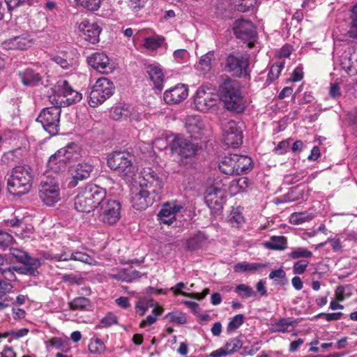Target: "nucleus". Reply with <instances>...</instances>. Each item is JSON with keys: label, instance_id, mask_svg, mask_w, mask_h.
<instances>
[{"label": "nucleus", "instance_id": "11", "mask_svg": "<svg viewBox=\"0 0 357 357\" xmlns=\"http://www.w3.org/2000/svg\"><path fill=\"white\" fill-rule=\"evenodd\" d=\"M132 160L133 156L129 153L117 151L108 158L107 163L111 169L121 176H132L134 169Z\"/></svg>", "mask_w": 357, "mask_h": 357}, {"label": "nucleus", "instance_id": "39", "mask_svg": "<svg viewBox=\"0 0 357 357\" xmlns=\"http://www.w3.org/2000/svg\"><path fill=\"white\" fill-rule=\"evenodd\" d=\"M249 185V180L246 177H242L231 182L230 190L232 193L236 194L245 191Z\"/></svg>", "mask_w": 357, "mask_h": 357}, {"label": "nucleus", "instance_id": "4", "mask_svg": "<svg viewBox=\"0 0 357 357\" xmlns=\"http://www.w3.org/2000/svg\"><path fill=\"white\" fill-rule=\"evenodd\" d=\"M32 169L29 166H17L13 168L8 181V190L13 195L28 193L32 187Z\"/></svg>", "mask_w": 357, "mask_h": 357}, {"label": "nucleus", "instance_id": "16", "mask_svg": "<svg viewBox=\"0 0 357 357\" xmlns=\"http://www.w3.org/2000/svg\"><path fill=\"white\" fill-rule=\"evenodd\" d=\"M183 208L184 204L177 200L165 202L158 213V220L160 224L171 225L176 220V215L181 213Z\"/></svg>", "mask_w": 357, "mask_h": 357}, {"label": "nucleus", "instance_id": "59", "mask_svg": "<svg viewBox=\"0 0 357 357\" xmlns=\"http://www.w3.org/2000/svg\"><path fill=\"white\" fill-rule=\"evenodd\" d=\"M269 278L272 280L280 279L281 282L277 284H284L287 282L286 273L282 268L273 271L269 274Z\"/></svg>", "mask_w": 357, "mask_h": 357}, {"label": "nucleus", "instance_id": "13", "mask_svg": "<svg viewBox=\"0 0 357 357\" xmlns=\"http://www.w3.org/2000/svg\"><path fill=\"white\" fill-rule=\"evenodd\" d=\"M169 146L173 153L184 158L192 157L199 150L197 144L185 138L183 135L176 136L170 142Z\"/></svg>", "mask_w": 357, "mask_h": 357}, {"label": "nucleus", "instance_id": "27", "mask_svg": "<svg viewBox=\"0 0 357 357\" xmlns=\"http://www.w3.org/2000/svg\"><path fill=\"white\" fill-rule=\"evenodd\" d=\"M18 75L22 83L24 86H34L38 84L41 81V76L40 74L31 68L20 71Z\"/></svg>", "mask_w": 357, "mask_h": 357}, {"label": "nucleus", "instance_id": "64", "mask_svg": "<svg viewBox=\"0 0 357 357\" xmlns=\"http://www.w3.org/2000/svg\"><path fill=\"white\" fill-rule=\"evenodd\" d=\"M188 52L185 49L176 50L173 53V56L175 61L178 63L183 62L188 56Z\"/></svg>", "mask_w": 357, "mask_h": 357}, {"label": "nucleus", "instance_id": "23", "mask_svg": "<svg viewBox=\"0 0 357 357\" xmlns=\"http://www.w3.org/2000/svg\"><path fill=\"white\" fill-rule=\"evenodd\" d=\"M146 72L155 89L162 90L163 87L164 74L160 67L156 64H148L145 66Z\"/></svg>", "mask_w": 357, "mask_h": 357}, {"label": "nucleus", "instance_id": "9", "mask_svg": "<svg viewBox=\"0 0 357 357\" xmlns=\"http://www.w3.org/2000/svg\"><path fill=\"white\" fill-rule=\"evenodd\" d=\"M163 185L164 182L162 175L151 167L144 168L141 172L140 188L149 190L153 194L162 197Z\"/></svg>", "mask_w": 357, "mask_h": 357}, {"label": "nucleus", "instance_id": "48", "mask_svg": "<svg viewBox=\"0 0 357 357\" xmlns=\"http://www.w3.org/2000/svg\"><path fill=\"white\" fill-rule=\"evenodd\" d=\"M243 315L238 314L235 315L229 322L227 328V333H230L238 329L243 323Z\"/></svg>", "mask_w": 357, "mask_h": 357}, {"label": "nucleus", "instance_id": "33", "mask_svg": "<svg viewBox=\"0 0 357 357\" xmlns=\"http://www.w3.org/2000/svg\"><path fill=\"white\" fill-rule=\"evenodd\" d=\"M287 240L283 236H273L268 241L264 243V247L270 250H283L286 248Z\"/></svg>", "mask_w": 357, "mask_h": 357}, {"label": "nucleus", "instance_id": "34", "mask_svg": "<svg viewBox=\"0 0 357 357\" xmlns=\"http://www.w3.org/2000/svg\"><path fill=\"white\" fill-rule=\"evenodd\" d=\"M266 266V264L261 263H248L247 261H243L234 265V271L236 273L254 272L262 268H265Z\"/></svg>", "mask_w": 357, "mask_h": 357}, {"label": "nucleus", "instance_id": "49", "mask_svg": "<svg viewBox=\"0 0 357 357\" xmlns=\"http://www.w3.org/2000/svg\"><path fill=\"white\" fill-rule=\"evenodd\" d=\"M102 24L93 22L91 25V43L96 44L99 42V36L102 31Z\"/></svg>", "mask_w": 357, "mask_h": 357}, {"label": "nucleus", "instance_id": "52", "mask_svg": "<svg viewBox=\"0 0 357 357\" xmlns=\"http://www.w3.org/2000/svg\"><path fill=\"white\" fill-rule=\"evenodd\" d=\"M236 7L238 11L247 12L256 3V0H237Z\"/></svg>", "mask_w": 357, "mask_h": 357}, {"label": "nucleus", "instance_id": "25", "mask_svg": "<svg viewBox=\"0 0 357 357\" xmlns=\"http://www.w3.org/2000/svg\"><path fill=\"white\" fill-rule=\"evenodd\" d=\"M44 257L46 259H54L57 261H68L70 259H73L75 261H79L85 264H88L89 261V256L81 252H75L71 254H56L54 255H50V254L47 253L44 255Z\"/></svg>", "mask_w": 357, "mask_h": 357}, {"label": "nucleus", "instance_id": "20", "mask_svg": "<svg viewBox=\"0 0 357 357\" xmlns=\"http://www.w3.org/2000/svg\"><path fill=\"white\" fill-rule=\"evenodd\" d=\"M33 44V38L28 33H24L20 36H17L4 40L1 43L3 50H24L30 47Z\"/></svg>", "mask_w": 357, "mask_h": 357}, {"label": "nucleus", "instance_id": "22", "mask_svg": "<svg viewBox=\"0 0 357 357\" xmlns=\"http://www.w3.org/2000/svg\"><path fill=\"white\" fill-rule=\"evenodd\" d=\"M109 199L105 189L91 183V210L99 208Z\"/></svg>", "mask_w": 357, "mask_h": 357}, {"label": "nucleus", "instance_id": "6", "mask_svg": "<svg viewBox=\"0 0 357 357\" xmlns=\"http://www.w3.org/2000/svg\"><path fill=\"white\" fill-rule=\"evenodd\" d=\"M38 195L45 205L52 206L60 201V188L57 177H52L50 174L44 176L39 188Z\"/></svg>", "mask_w": 357, "mask_h": 357}, {"label": "nucleus", "instance_id": "55", "mask_svg": "<svg viewBox=\"0 0 357 357\" xmlns=\"http://www.w3.org/2000/svg\"><path fill=\"white\" fill-rule=\"evenodd\" d=\"M290 319L282 318L275 324V331L278 332L285 333L288 331V328L292 325Z\"/></svg>", "mask_w": 357, "mask_h": 357}, {"label": "nucleus", "instance_id": "36", "mask_svg": "<svg viewBox=\"0 0 357 357\" xmlns=\"http://www.w3.org/2000/svg\"><path fill=\"white\" fill-rule=\"evenodd\" d=\"M52 60L63 69L75 68L77 66V61L73 58L68 57L66 54H64L63 56H52Z\"/></svg>", "mask_w": 357, "mask_h": 357}, {"label": "nucleus", "instance_id": "63", "mask_svg": "<svg viewBox=\"0 0 357 357\" xmlns=\"http://www.w3.org/2000/svg\"><path fill=\"white\" fill-rule=\"evenodd\" d=\"M110 277L119 281L127 282L130 280L127 274V269L122 268L116 273L110 274Z\"/></svg>", "mask_w": 357, "mask_h": 357}, {"label": "nucleus", "instance_id": "32", "mask_svg": "<svg viewBox=\"0 0 357 357\" xmlns=\"http://www.w3.org/2000/svg\"><path fill=\"white\" fill-rule=\"evenodd\" d=\"M23 267L15 266V271L21 273L36 276L39 272L38 268L40 266V261L39 259H32L27 263H22Z\"/></svg>", "mask_w": 357, "mask_h": 357}, {"label": "nucleus", "instance_id": "24", "mask_svg": "<svg viewBox=\"0 0 357 357\" xmlns=\"http://www.w3.org/2000/svg\"><path fill=\"white\" fill-rule=\"evenodd\" d=\"M108 56L104 52H96L91 56V66L101 73L111 69Z\"/></svg>", "mask_w": 357, "mask_h": 357}, {"label": "nucleus", "instance_id": "2", "mask_svg": "<svg viewBox=\"0 0 357 357\" xmlns=\"http://www.w3.org/2000/svg\"><path fill=\"white\" fill-rule=\"evenodd\" d=\"M84 154L85 152L80 150L78 145L75 143L60 149L50 157L45 176L50 174L52 177H57L59 180V173L66 170L67 163L71 160H77Z\"/></svg>", "mask_w": 357, "mask_h": 357}, {"label": "nucleus", "instance_id": "7", "mask_svg": "<svg viewBox=\"0 0 357 357\" xmlns=\"http://www.w3.org/2000/svg\"><path fill=\"white\" fill-rule=\"evenodd\" d=\"M121 204L109 199L98 208L91 210V216L108 225L115 224L120 219Z\"/></svg>", "mask_w": 357, "mask_h": 357}, {"label": "nucleus", "instance_id": "29", "mask_svg": "<svg viewBox=\"0 0 357 357\" xmlns=\"http://www.w3.org/2000/svg\"><path fill=\"white\" fill-rule=\"evenodd\" d=\"M236 175L248 174L252 169L253 161L250 157L236 154Z\"/></svg>", "mask_w": 357, "mask_h": 357}, {"label": "nucleus", "instance_id": "51", "mask_svg": "<svg viewBox=\"0 0 357 357\" xmlns=\"http://www.w3.org/2000/svg\"><path fill=\"white\" fill-rule=\"evenodd\" d=\"M89 301L87 298L84 297H78L75 298L69 303L70 308L72 310H82L87 307Z\"/></svg>", "mask_w": 357, "mask_h": 357}, {"label": "nucleus", "instance_id": "10", "mask_svg": "<svg viewBox=\"0 0 357 357\" xmlns=\"http://www.w3.org/2000/svg\"><path fill=\"white\" fill-rule=\"evenodd\" d=\"M249 60V54L234 52L227 57L226 68L234 76L247 77L250 75Z\"/></svg>", "mask_w": 357, "mask_h": 357}, {"label": "nucleus", "instance_id": "14", "mask_svg": "<svg viewBox=\"0 0 357 357\" xmlns=\"http://www.w3.org/2000/svg\"><path fill=\"white\" fill-rule=\"evenodd\" d=\"M236 36L248 43L249 47L254 45L257 38L256 28L250 20L239 19L236 20L234 26Z\"/></svg>", "mask_w": 357, "mask_h": 357}, {"label": "nucleus", "instance_id": "35", "mask_svg": "<svg viewBox=\"0 0 357 357\" xmlns=\"http://www.w3.org/2000/svg\"><path fill=\"white\" fill-rule=\"evenodd\" d=\"M206 240V237L205 234L202 232H198L187 240L186 246L189 250H195L202 248Z\"/></svg>", "mask_w": 357, "mask_h": 357}, {"label": "nucleus", "instance_id": "1", "mask_svg": "<svg viewBox=\"0 0 357 357\" xmlns=\"http://www.w3.org/2000/svg\"><path fill=\"white\" fill-rule=\"evenodd\" d=\"M54 91L57 95L50 97L54 107L43 109L37 118L43 128L51 135H55L59 132L61 107H66L80 101L82 96L75 91L66 80L57 82Z\"/></svg>", "mask_w": 357, "mask_h": 357}, {"label": "nucleus", "instance_id": "62", "mask_svg": "<svg viewBox=\"0 0 357 357\" xmlns=\"http://www.w3.org/2000/svg\"><path fill=\"white\" fill-rule=\"evenodd\" d=\"M100 324L104 327H109L112 325L116 324L117 317L114 314L109 313L101 319Z\"/></svg>", "mask_w": 357, "mask_h": 357}, {"label": "nucleus", "instance_id": "53", "mask_svg": "<svg viewBox=\"0 0 357 357\" xmlns=\"http://www.w3.org/2000/svg\"><path fill=\"white\" fill-rule=\"evenodd\" d=\"M13 242V237L8 233L0 231V249L5 250Z\"/></svg>", "mask_w": 357, "mask_h": 357}, {"label": "nucleus", "instance_id": "38", "mask_svg": "<svg viewBox=\"0 0 357 357\" xmlns=\"http://www.w3.org/2000/svg\"><path fill=\"white\" fill-rule=\"evenodd\" d=\"M165 38L162 36L147 37L144 40L143 46L149 51H155L162 46Z\"/></svg>", "mask_w": 357, "mask_h": 357}, {"label": "nucleus", "instance_id": "12", "mask_svg": "<svg viewBox=\"0 0 357 357\" xmlns=\"http://www.w3.org/2000/svg\"><path fill=\"white\" fill-rule=\"evenodd\" d=\"M113 84L108 79H98L91 90V107L102 104L113 94Z\"/></svg>", "mask_w": 357, "mask_h": 357}, {"label": "nucleus", "instance_id": "56", "mask_svg": "<svg viewBox=\"0 0 357 357\" xmlns=\"http://www.w3.org/2000/svg\"><path fill=\"white\" fill-rule=\"evenodd\" d=\"M307 172L305 169L300 170L293 174L286 176V181L289 183L294 184L303 179Z\"/></svg>", "mask_w": 357, "mask_h": 357}, {"label": "nucleus", "instance_id": "58", "mask_svg": "<svg viewBox=\"0 0 357 357\" xmlns=\"http://www.w3.org/2000/svg\"><path fill=\"white\" fill-rule=\"evenodd\" d=\"M105 345L102 341L98 338L91 340V354H101L105 351Z\"/></svg>", "mask_w": 357, "mask_h": 357}, {"label": "nucleus", "instance_id": "17", "mask_svg": "<svg viewBox=\"0 0 357 357\" xmlns=\"http://www.w3.org/2000/svg\"><path fill=\"white\" fill-rule=\"evenodd\" d=\"M160 199V197L143 188H139L135 192H133L131 197L133 208L140 211L145 210L154 202H159Z\"/></svg>", "mask_w": 357, "mask_h": 357}, {"label": "nucleus", "instance_id": "18", "mask_svg": "<svg viewBox=\"0 0 357 357\" xmlns=\"http://www.w3.org/2000/svg\"><path fill=\"white\" fill-rule=\"evenodd\" d=\"M110 116L115 121H139L140 120L139 113L129 105H120L112 107L110 110Z\"/></svg>", "mask_w": 357, "mask_h": 357}, {"label": "nucleus", "instance_id": "8", "mask_svg": "<svg viewBox=\"0 0 357 357\" xmlns=\"http://www.w3.org/2000/svg\"><path fill=\"white\" fill-rule=\"evenodd\" d=\"M226 185L222 181L215 180L208 186L204 192V200L208 207L215 212L222 208V202L225 196Z\"/></svg>", "mask_w": 357, "mask_h": 357}, {"label": "nucleus", "instance_id": "37", "mask_svg": "<svg viewBox=\"0 0 357 357\" xmlns=\"http://www.w3.org/2000/svg\"><path fill=\"white\" fill-rule=\"evenodd\" d=\"M213 60H214V52L210 51L200 58L197 69L204 73L209 71L212 67Z\"/></svg>", "mask_w": 357, "mask_h": 357}, {"label": "nucleus", "instance_id": "40", "mask_svg": "<svg viewBox=\"0 0 357 357\" xmlns=\"http://www.w3.org/2000/svg\"><path fill=\"white\" fill-rule=\"evenodd\" d=\"M313 215L307 212H298L292 213L289 217V222L293 225H300L312 220Z\"/></svg>", "mask_w": 357, "mask_h": 357}, {"label": "nucleus", "instance_id": "30", "mask_svg": "<svg viewBox=\"0 0 357 357\" xmlns=\"http://www.w3.org/2000/svg\"><path fill=\"white\" fill-rule=\"evenodd\" d=\"M341 66L349 75H357V50L349 56L346 55L341 62Z\"/></svg>", "mask_w": 357, "mask_h": 357}, {"label": "nucleus", "instance_id": "28", "mask_svg": "<svg viewBox=\"0 0 357 357\" xmlns=\"http://www.w3.org/2000/svg\"><path fill=\"white\" fill-rule=\"evenodd\" d=\"M73 181L70 182V185L74 187L77 185L78 180H83L89 176V165L87 163H79L77 166L70 169Z\"/></svg>", "mask_w": 357, "mask_h": 357}, {"label": "nucleus", "instance_id": "46", "mask_svg": "<svg viewBox=\"0 0 357 357\" xmlns=\"http://www.w3.org/2000/svg\"><path fill=\"white\" fill-rule=\"evenodd\" d=\"M242 347V342L237 338H233L229 340L224 347L225 350L226 351L228 355H230L234 352H236L238 349H239Z\"/></svg>", "mask_w": 357, "mask_h": 357}, {"label": "nucleus", "instance_id": "19", "mask_svg": "<svg viewBox=\"0 0 357 357\" xmlns=\"http://www.w3.org/2000/svg\"><path fill=\"white\" fill-rule=\"evenodd\" d=\"M188 96V86L183 84H178L166 90L163 94V99L168 105H176L185 100Z\"/></svg>", "mask_w": 357, "mask_h": 357}, {"label": "nucleus", "instance_id": "21", "mask_svg": "<svg viewBox=\"0 0 357 357\" xmlns=\"http://www.w3.org/2000/svg\"><path fill=\"white\" fill-rule=\"evenodd\" d=\"M185 128L191 137L200 139L204 134L205 124L198 116H190L185 123Z\"/></svg>", "mask_w": 357, "mask_h": 357}, {"label": "nucleus", "instance_id": "26", "mask_svg": "<svg viewBox=\"0 0 357 357\" xmlns=\"http://www.w3.org/2000/svg\"><path fill=\"white\" fill-rule=\"evenodd\" d=\"M236 154L225 155L219 162L220 170L227 175H236Z\"/></svg>", "mask_w": 357, "mask_h": 357}, {"label": "nucleus", "instance_id": "31", "mask_svg": "<svg viewBox=\"0 0 357 357\" xmlns=\"http://www.w3.org/2000/svg\"><path fill=\"white\" fill-rule=\"evenodd\" d=\"M89 192L86 189L84 191L79 192L75 199V208L80 213L89 212Z\"/></svg>", "mask_w": 357, "mask_h": 357}, {"label": "nucleus", "instance_id": "45", "mask_svg": "<svg viewBox=\"0 0 357 357\" xmlns=\"http://www.w3.org/2000/svg\"><path fill=\"white\" fill-rule=\"evenodd\" d=\"M235 291L243 298H249L256 295L253 289L245 284H241L236 286Z\"/></svg>", "mask_w": 357, "mask_h": 357}, {"label": "nucleus", "instance_id": "54", "mask_svg": "<svg viewBox=\"0 0 357 357\" xmlns=\"http://www.w3.org/2000/svg\"><path fill=\"white\" fill-rule=\"evenodd\" d=\"M309 261L305 259H301L296 261L293 265V273L295 275H301L304 273L308 266Z\"/></svg>", "mask_w": 357, "mask_h": 357}, {"label": "nucleus", "instance_id": "61", "mask_svg": "<svg viewBox=\"0 0 357 357\" xmlns=\"http://www.w3.org/2000/svg\"><path fill=\"white\" fill-rule=\"evenodd\" d=\"M149 306V304L144 299H140L136 303V313L138 314L139 316H143L147 311Z\"/></svg>", "mask_w": 357, "mask_h": 357}, {"label": "nucleus", "instance_id": "41", "mask_svg": "<svg viewBox=\"0 0 357 357\" xmlns=\"http://www.w3.org/2000/svg\"><path fill=\"white\" fill-rule=\"evenodd\" d=\"M288 257L293 259L311 258L312 257V252L305 248L298 247L288 253Z\"/></svg>", "mask_w": 357, "mask_h": 357}, {"label": "nucleus", "instance_id": "47", "mask_svg": "<svg viewBox=\"0 0 357 357\" xmlns=\"http://www.w3.org/2000/svg\"><path fill=\"white\" fill-rule=\"evenodd\" d=\"M166 317L169 321L178 324H184L187 321L185 314L181 312H169L167 314Z\"/></svg>", "mask_w": 357, "mask_h": 357}, {"label": "nucleus", "instance_id": "44", "mask_svg": "<svg viewBox=\"0 0 357 357\" xmlns=\"http://www.w3.org/2000/svg\"><path fill=\"white\" fill-rule=\"evenodd\" d=\"M163 312V308L161 307H156L153 310V314L154 315H149L146 319H144L140 323L139 326L144 328L147 326H151L156 321V317L160 316Z\"/></svg>", "mask_w": 357, "mask_h": 357}, {"label": "nucleus", "instance_id": "60", "mask_svg": "<svg viewBox=\"0 0 357 357\" xmlns=\"http://www.w3.org/2000/svg\"><path fill=\"white\" fill-rule=\"evenodd\" d=\"M15 303L13 298L0 292V311Z\"/></svg>", "mask_w": 357, "mask_h": 357}, {"label": "nucleus", "instance_id": "57", "mask_svg": "<svg viewBox=\"0 0 357 357\" xmlns=\"http://www.w3.org/2000/svg\"><path fill=\"white\" fill-rule=\"evenodd\" d=\"M352 22L349 34L351 37L357 38V4L352 9Z\"/></svg>", "mask_w": 357, "mask_h": 357}, {"label": "nucleus", "instance_id": "3", "mask_svg": "<svg viewBox=\"0 0 357 357\" xmlns=\"http://www.w3.org/2000/svg\"><path fill=\"white\" fill-rule=\"evenodd\" d=\"M220 100L228 110L241 113L246 107V100L239 83L236 80L225 81L220 87Z\"/></svg>", "mask_w": 357, "mask_h": 357}, {"label": "nucleus", "instance_id": "50", "mask_svg": "<svg viewBox=\"0 0 357 357\" xmlns=\"http://www.w3.org/2000/svg\"><path fill=\"white\" fill-rule=\"evenodd\" d=\"M15 266H0V273L5 280L8 281H14L16 279L15 274Z\"/></svg>", "mask_w": 357, "mask_h": 357}, {"label": "nucleus", "instance_id": "15", "mask_svg": "<svg viewBox=\"0 0 357 357\" xmlns=\"http://www.w3.org/2000/svg\"><path fill=\"white\" fill-rule=\"evenodd\" d=\"M222 140L228 146L238 147L243 142L241 128L233 120L227 121L222 124Z\"/></svg>", "mask_w": 357, "mask_h": 357}, {"label": "nucleus", "instance_id": "42", "mask_svg": "<svg viewBox=\"0 0 357 357\" xmlns=\"http://www.w3.org/2000/svg\"><path fill=\"white\" fill-rule=\"evenodd\" d=\"M284 63L282 61L277 62L273 64L268 74V80L273 82L278 78L282 70L284 68Z\"/></svg>", "mask_w": 357, "mask_h": 357}, {"label": "nucleus", "instance_id": "5", "mask_svg": "<svg viewBox=\"0 0 357 357\" xmlns=\"http://www.w3.org/2000/svg\"><path fill=\"white\" fill-rule=\"evenodd\" d=\"M220 100L213 89L202 86L199 87L194 96V105L197 110L202 112H213L218 110Z\"/></svg>", "mask_w": 357, "mask_h": 357}, {"label": "nucleus", "instance_id": "43", "mask_svg": "<svg viewBox=\"0 0 357 357\" xmlns=\"http://www.w3.org/2000/svg\"><path fill=\"white\" fill-rule=\"evenodd\" d=\"M10 253L19 262L27 263L32 259H38L37 258H31L26 252L20 249L10 248Z\"/></svg>", "mask_w": 357, "mask_h": 357}]
</instances>
